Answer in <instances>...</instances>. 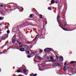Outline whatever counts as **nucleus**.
I'll return each instance as SVG.
<instances>
[{"label": "nucleus", "instance_id": "31", "mask_svg": "<svg viewBox=\"0 0 76 76\" xmlns=\"http://www.w3.org/2000/svg\"><path fill=\"white\" fill-rule=\"evenodd\" d=\"M0 6L1 7H3V5L2 4H1L0 5Z\"/></svg>", "mask_w": 76, "mask_h": 76}, {"label": "nucleus", "instance_id": "30", "mask_svg": "<svg viewBox=\"0 0 76 76\" xmlns=\"http://www.w3.org/2000/svg\"><path fill=\"white\" fill-rule=\"evenodd\" d=\"M7 34H9V33H10V30H7Z\"/></svg>", "mask_w": 76, "mask_h": 76}, {"label": "nucleus", "instance_id": "43", "mask_svg": "<svg viewBox=\"0 0 76 76\" xmlns=\"http://www.w3.org/2000/svg\"><path fill=\"white\" fill-rule=\"evenodd\" d=\"M4 27H5V29H7V26H5Z\"/></svg>", "mask_w": 76, "mask_h": 76}, {"label": "nucleus", "instance_id": "16", "mask_svg": "<svg viewBox=\"0 0 76 76\" xmlns=\"http://www.w3.org/2000/svg\"><path fill=\"white\" fill-rule=\"evenodd\" d=\"M17 73H20L21 72V70L20 69H18L17 70Z\"/></svg>", "mask_w": 76, "mask_h": 76}, {"label": "nucleus", "instance_id": "26", "mask_svg": "<svg viewBox=\"0 0 76 76\" xmlns=\"http://www.w3.org/2000/svg\"><path fill=\"white\" fill-rule=\"evenodd\" d=\"M39 15L40 16V19H42V15Z\"/></svg>", "mask_w": 76, "mask_h": 76}, {"label": "nucleus", "instance_id": "9", "mask_svg": "<svg viewBox=\"0 0 76 76\" xmlns=\"http://www.w3.org/2000/svg\"><path fill=\"white\" fill-rule=\"evenodd\" d=\"M64 20H63V21H62V23L64 24H67V22L64 21Z\"/></svg>", "mask_w": 76, "mask_h": 76}, {"label": "nucleus", "instance_id": "4", "mask_svg": "<svg viewBox=\"0 0 76 76\" xmlns=\"http://www.w3.org/2000/svg\"><path fill=\"white\" fill-rule=\"evenodd\" d=\"M19 50L21 51H25V48H20V49Z\"/></svg>", "mask_w": 76, "mask_h": 76}, {"label": "nucleus", "instance_id": "17", "mask_svg": "<svg viewBox=\"0 0 76 76\" xmlns=\"http://www.w3.org/2000/svg\"><path fill=\"white\" fill-rule=\"evenodd\" d=\"M55 3V1L54 0H52L51 1V3L52 4H54Z\"/></svg>", "mask_w": 76, "mask_h": 76}, {"label": "nucleus", "instance_id": "34", "mask_svg": "<svg viewBox=\"0 0 76 76\" xmlns=\"http://www.w3.org/2000/svg\"><path fill=\"white\" fill-rule=\"evenodd\" d=\"M38 35H39L38 34H37L36 36V37H35L36 39H37V37H38Z\"/></svg>", "mask_w": 76, "mask_h": 76}, {"label": "nucleus", "instance_id": "51", "mask_svg": "<svg viewBox=\"0 0 76 76\" xmlns=\"http://www.w3.org/2000/svg\"><path fill=\"white\" fill-rule=\"evenodd\" d=\"M2 53H3V52H2L0 53V54H2Z\"/></svg>", "mask_w": 76, "mask_h": 76}, {"label": "nucleus", "instance_id": "64", "mask_svg": "<svg viewBox=\"0 0 76 76\" xmlns=\"http://www.w3.org/2000/svg\"><path fill=\"white\" fill-rule=\"evenodd\" d=\"M24 24H23V25H24Z\"/></svg>", "mask_w": 76, "mask_h": 76}, {"label": "nucleus", "instance_id": "27", "mask_svg": "<svg viewBox=\"0 0 76 76\" xmlns=\"http://www.w3.org/2000/svg\"><path fill=\"white\" fill-rule=\"evenodd\" d=\"M38 59H41L42 58L41 57H40V56H38V57H37Z\"/></svg>", "mask_w": 76, "mask_h": 76}, {"label": "nucleus", "instance_id": "46", "mask_svg": "<svg viewBox=\"0 0 76 76\" xmlns=\"http://www.w3.org/2000/svg\"><path fill=\"white\" fill-rule=\"evenodd\" d=\"M56 57L57 59H58V56H56Z\"/></svg>", "mask_w": 76, "mask_h": 76}, {"label": "nucleus", "instance_id": "14", "mask_svg": "<svg viewBox=\"0 0 76 76\" xmlns=\"http://www.w3.org/2000/svg\"><path fill=\"white\" fill-rule=\"evenodd\" d=\"M57 66V64L54 63L53 64V67H56Z\"/></svg>", "mask_w": 76, "mask_h": 76}, {"label": "nucleus", "instance_id": "42", "mask_svg": "<svg viewBox=\"0 0 76 76\" xmlns=\"http://www.w3.org/2000/svg\"><path fill=\"white\" fill-rule=\"evenodd\" d=\"M69 65V64H67V65H66V66L67 67V66H68Z\"/></svg>", "mask_w": 76, "mask_h": 76}, {"label": "nucleus", "instance_id": "50", "mask_svg": "<svg viewBox=\"0 0 76 76\" xmlns=\"http://www.w3.org/2000/svg\"><path fill=\"white\" fill-rule=\"evenodd\" d=\"M32 46H31L30 48H32Z\"/></svg>", "mask_w": 76, "mask_h": 76}, {"label": "nucleus", "instance_id": "19", "mask_svg": "<svg viewBox=\"0 0 76 76\" xmlns=\"http://www.w3.org/2000/svg\"><path fill=\"white\" fill-rule=\"evenodd\" d=\"M25 68L23 69V72L24 73H26V70Z\"/></svg>", "mask_w": 76, "mask_h": 76}, {"label": "nucleus", "instance_id": "33", "mask_svg": "<svg viewBox=\"0 0 76 76\" xmlns=\"http://www.w3.org/2000/svg\"><path fill=\"white\" fill-rule=\"evenodd\" d=\"M32 15L33 14H31L30 15V18H32Z\"/></svg>", "mask_w": 76, "mask_h": 76}, {"label": "nucleus", "instance_id": "44", "mask_svg": "<svg viewBox=\"0 0 76 76\" xmlns=\"http://www.w3.org/2000/svg\"><path fill=\"white\" fill-rule=\"evenodd\" d=\"M19 47H20V48L21 47H22V45L20 46V45H19Z\"/></svg>", "mask_w": 76, "mask_h": 76}, {"label": "nucleus", "instance_id": "45", "mask_svg": "<svg viewBox=\"0 0 76 76\" xmlns=\"http://www.w3.org/2000/svg\"><path fill=\"white\" fill-rule=\"evenodd\" d=\"M31 42H27V43H31Z\"/></svg>", "mask_w": 76, "mask_h": 76}, {"label": "nucleus", "instance_id": "39", "mask_svg": "<svg viewBox=\"0 0 76 76\" xmlns=\"http://www.w3.org/2000/svg\"><path fill=\"white\" fill-rule=\"evenodd\" d=\"M67 64V63L66 62H65L64 64V66H66V64Z\"/></svg>", "mask_w": 76, "mask_h": 76}, {"label": "nucleus", "instance_id": "21", "mask_svg": "<svg viewBox=\"0 0 76 76\" xmlns=\"http://www.w3.org/2000/svg\"><path fill=\"white\" fill-rule=\"evenodd\" d=\"M50 58L52 60H54V58L52 56L50 57Z\"/></svg>", "mask_w": 76, "mask_h": 76}, {"label": "nucleus", "instance_id": "57", "mask_svg": "<svg viewBox=\"0 0 76 76\" xmlns=\"http://www.w3.org/2000/svg\"><path fill=\"white\" fill-rule=\"evenodd\" d=\"M18 9V8H15V9Z\"/></svg>", "mask_w": 76, "mask_h": 76}, {"label": "nucleus", "instance_id": "20", "mask_svg": "<svg viewBox=\"0 0 76 76\" xmlns=\"http://www.w3.org/2000/svg\"><path fill=\"white\" fill-rule=\"evenodd\" d=\"M57 66H58V67H60L61 65L59 63H58L57 64Z\"/></svg>", "mask_w": 76, "mask_h": 76}, {"label": "nucleus", "instance_id": "54", "mask_svg": "<svg viewBox=\"0 0 76 76\" xmlns=\"http://www.w3.org/2000/svg\"><path fill=\"white\" fill-rule=\"evenodd\" d=\"M1 72V69L0 68V72Z\"/></svg>", "mask_w": 76, "mask_h": 76}, {"label": "nucleus", "instance_id": "8", "mask_svg": "<svg viewBox=\"0 0 76 76\" xmlns=\"http://www.w3.org/2000/svg\"><path fill=\"white\" fill-rule=\"evenodd\" d=\"M39 52L40 53V54H41V53H42V52H43V50L41 49H39Z\"/></svg>", "mask_w": 76, "mask_h": 76}, {"label": "nucleus", "instance_id": "29", "mask_svg": "<svg viewBox=\"0 0 76 76\" xmlns=\"http://www.w3.org/2000/svg\"><path fill=\"white\" fill-rule=\"evenodd\" d=\"M37 74H35L33 75L32 76H37Z\"/></svg>", "mask_w": 76, "mask_h": 76}, {"label": "nucleus", "instance_id": "62", "mask_svg": "<svg viewBox=\"0 0 76 76\" xmlns=\"http://www.w3.org/2000/svg\"><path fill=\"white\" fill-rule=\"evenodd\" d=\"M15 39H17V38H15Z\"/></svg>", "mask_w": 76, "mask_h": 76}, {"label": "nucleus", "instance_id": "10", "mask_svg": "<svg viewBox=\"0 0 76 76\" xmlns=\"http://www.w3.org/2000/svg\"><path fill=\"white\" fill-rule=\"evenodd\" d=\"M1 40H5V38H4V36H3V37H1Z\"/></svg>", "mask_w": 76, "mask_h": 76}, {"label": "nucleus", "instance_id": "23", "mask_svg": "<svg viewBox=\"0 0 76 76\" xmlns=\"http://www.w3.org/2000/svg\"><path fill=\"white\" fill-rule=\"evenodd\" d=\"M16 37V34H15L14 36L12 37V39H15V37Z\"/></svg>", "mask_w": 76, "mask_h": 76}, {"label": "nucleus", "instance_id": "5", "mask_svg": "<svg viewBox=\"0 0 76 76\" xmlns=\"http://www.w3.org/2000/svg\"><path fill=\"white\" fill-rule=\"evenodd\" d=\"M63 70H64V71L65 72L67 70V66H65L64 67Z\"/></svg>", "mask_w": 76, "mask_h": 76}, {"label": "nucleus", "instance_id": "35", "mask_svg": "<svg viewBox=\"0 0 76 76\" xmlns=\"http://www.w3.org/2000/svg\"><path fill=\"white\" fill-rule=\"evenodd\" d=\"M67 25V24H64V26H66Z\"/></svg>", "mask_w": 76, "mask_h": 76}, {"label": "nucleus", "instance_id": "61", "mask_svg": "<svg viewBox=\"0 0 76 76\" xmlns=\"http://www.w3.org/2000/svg\"><path fill=\"white\" fill-rule=\"evenodd\" d=\"M18 9H19V8H18Z\"/></svg>", "mask_w": 76, "mask_h": 76}, {"label": "nucleus", "instance_id": "25", "mask_svg": "<svg viewBox=\"0 0 76 76\" xmlns=\"http://www.w3.org/2000/svg\"><path fill=\"white\" fill-rule=\"evenodd\" d=\"M49 51H53V49L51 48H50V49H49Z\"/></svg>", "mask_w": 76, "mask_h": 76}, {"label": "nucleus", "instance_id": "3", "mask_svg": "<svg viewBox=\"0 0 76 76\" xmlns=\"http://www.w3.org/2000/svg\"><path fill=\"white\" fill-rule=\"evenodd\" d=\"M12 42L13 44H15L16 42V39H12Z\"/></svg>", "mask_w": 76, "mask_h": 76}, {"label": "nucleus", "instance_id": "18", "mask_svg": "<svg viewBox=\"0 0 76 76\" xmlns=\"http://www.w3.org/2000/svg\"><path fill=\"white\" fill-rule=\"evenodd\" d=\"M61 28L63 29V30H64V31H68V30L63 28V27H61Z\"/></svg>", "mask_w": 76, "mask_h": 76}, {"label": "nucleus", "instance_id": "63", "mask_svg": "<svg viewBox=\"0 0 76 76\" xmlns=\"http://www.w3.org/2000/svg\"><path fill=\"white\" fill-rule=\"evenodd\" d=\"M58 7H60L59 6V5H58Z\"/></svg>", "mask_w": 76, "mask_h": 76}, {"label": "nucleus", "instance_id": "24", "mask_svg": "<svg viewBox=\"0 0 76 76\" xmlns=\"http://www.w3.org/2000/svg\"><path fill=\"white\" fill-rule=\"evenodd\" d=\"M27 53L28 54H29L30 53V52L29 51H27V52H26V53L27 54V53Z\"/></svg>", "mask_w": 76, "mask_h": 76}, {"label": "nucleus", "instance_id": "13", "mask_svg": "<svg viewBox=\"0 0 76 76\" xmlns=\"http://www.w3.org/2000/svg\"><path fill=\"white\" fill-rule=\"evenodd\" d=\"M76 62L75 61H71L70 62V64H73V63H76Z\"/></svg>", "mask_w": 76, "mask_h": 76}, {"label": "nucleus", "instance_id": "55", "mask_svg": "<svg viewBox=\"0 0 76 76\" xmlns=\"http://www.w3.org/2000/svg\"><path fill=\"white\" fill-rule=\"evenodd\" d=\"M51 4H49L50 5H51Z\"/></svg>", "mask_w": 76, "mask_h": 76}, {"label": "nucleus", "instance_id": "40", "mask_svg": "<svg viewBox=\"0 0 76 76\" xmlns=\"http://www.w3.org/2000/svg\"><path fill=\"white\" fill-rule=\"evenodd\" d=\"M17 76H23V75H18Z\"/></svg>", "mask_w": 76, "mask_h": 76}, {"label": "nucleus", "instance_id": "36", "mask_svg": "<svg viewBox=\"0 0 76 76\" xmlns=\"http://www.w3.org/2000/svg\"><path fill=\"white\" fill-rule=\"evenodd\" d=\"M36 39V38L35 37L34 39H33L32 41H35Z\"/></svg>", "mask_w": 76, "mask_h": 76}, {"label": "nucleus", "instance_id": "56", "mask_svg": "<svg viewBox=\"0 0 76 76\" xmlns=\"http://www.w3.org/2000/svg\"><path fill=\"white\" fill-rule=\"evenodd\" d=\"M56 57H57V55H56Z\"/></svg>", "mask_w": 76, "mask_h": 76}, {"label": "nucleus", "instance_id": "11", "mask_svg": "<svg viewBox=\"0 0 76 76\" xmlns=\"http://www.w3.org/2000/svg\"><path fill=\"white\" fill-rule=\"evenodd\" d=\"M26 67V66H25L23 65L22 66V67H21V68H22V69H26V68H25Z\"/></svg>", "mask_w": 76, "mask_h": 76}, {"label": "nucleus", "instance_id": "59", "mask_svg": "<svg viewBox=\"0 0 76 76\" xmlns=\"http://www.w3.org/2000/svg\"><path fill=\"white\" fill-rule=\"evenodd\" d=\"M5 44H7V42H6Z\"/></svg>", "mask_w": 76, "mask_h": 76}, {"label": "nucleus", "instance_id": "58", "mask_svg": "<svg viewBox=\"0 0 76 76\" xmlns=\"http://www.w3.org/2000/svg\"><path fill=\"white\" fill-rule=\"evenodd\" d=\"M9 25V24L8 23V25Z\"/></svg>", "mask_w": 76, "mask_h": 76}, {"label": "nucleus", "instance_id": "47", "mask_svg": "<svg viewBox=\"0 0 76 76\" xmlns=\"http://www.w3.org/2000/svg\"><path fill=\"white\" fill-rule=\"evenodd\" d=\"M55 3H56V4H57V1H56Z\"/></svg>", "mask_w": 76, "mask_h": 76}, {"label": "nucleus", "instance_id": "6", "mask_svg": "<svg viewBox=\"0 0 76 76\" xmlns=\"http://www.w3.org/2000/svg\"><path fill=\"white\" fill-rule=\"evenodd\" d=\"M4 38L6 39V38H7L8 37V35L6 34H4Z\"/></svg>", "mask_w": 76, "mask_h": 76}, {"label": "nucleus", "instance_id": "7", "mask_svg": "<svg viewBox=\"0 0 76 76\" xmlns=\"http://www.w3.org/2000/svg\"><path fill=\"white\" fill-rule=\"evenodd\" d=\"M60 18V15H58L57 17V21L58 23H59V20H58V18Z\"/></svg>", "mask_w": 76, "mask_h": 76}, {"label": "nucleus", "instance_id": "37", "mask_svg": "<svg viewBox=\"0 0 76 76\" xmlns=\"http://www.w3.org/2000/svg\"><path fill=\"white\" fill-rule=\"evenodd\" d=\"M10 50V48H8V49H7V51H8V50Z\"/></svg>", "mask_w": 76, "mask_h": 76}, {"label": "nucleus", "instance_id": "53", "mask_svg": "<svg viewBox=\"0 0 76 76\" xmlns=\"http://www.w3.org/2000/svg\"><path fill=\"white\" fill-rule=\"evenodd\" d=\"M37 58V56H35L34 58Z\"/></svg>", "mask_w": 76, "mask_h": 76}, {"label": "nucleus", "instance_id": "15", "mask_svg": "<svg viewBox=\"0 0 76 76\" xmlns=\"http://www.w3.org/2000/svg\"><path fill=\"white\" fill-rule=\"evenodd\" d=\"M48 9L50 10H52V8H51V7H48Z\"/></svg>", "mask_w": 76, "mask_h": 76}, {"label": "nucleus", "instance_id": "48", "mask_svg": "<svg viewBox=\"0 0 76 76\" xmlns=\"http://www.w3.org/2000/svg\"><path fill=\"white\" fill-rule=\"evenodd\" d=\"M49 61V62H51V60H50Z\"/></svg>", "mask_w": 76, "mask_h": 76}, {"label": "nucleus", "instance_id": "41", "mask_svg": "<svg viewBox=\"0 0 76 76\" xmlns=\"http://www.w3.org/2000/svg\"><path fill=\"white\" fill-rule=\"evenodd\" d=\"M6 44H5L3 46V47H4V46H6Z\"/></svg>", "mask_w": 76, "mask_h": 76}, {"label": "nucleus", "instance_id": "12", "mask_svg": "<svg viewBox=\"0 0 76 76\" xmlns=\"http://www.w3.org/2000/svg\"><path fill=\"white\" fill-rule=\"evenodd\" d=\"M16 41L17 43H18V44H19L20 45H21V43H20V42L19 41V40L18 39Z\"/></svg>", "mask_w": 76, "mask_h": 76}, {"label": "nucleus", "instance_id": "32", "mask_svg": "<svg viewBox=\"0 0 76 76\" xmlns=\"http://www.w3.org/2000/svg\"><path fill=\"white\" fill-rule=\"evenodd\" d=\"M27 57L28 58H31V56H30V55H28L27 56Z\"/></svg>", "mask_w": 76, "mask_h": 76}, {"label": "nucleus", "instance_id": "22", "mask_svg": "<svg viewBox=\"0 0 76 76\" xmlns=\"http://www.w3.org/2000/svg\"><path fill=\"white\" fill-rule=\"evenodd\" d=\"M24 48H28V45H25L24 46Z\"/></svg>", "mask_w": 76, "mask_h": 76}, {"label": "nucleus", "instance_id": "38", "mask_svg": "<svg viewBox=\"0 0 76 76\" xmlns=\"http://www.w3.org/2000/svg\"><path fill=\"white\" fill-rule=\"evenodd\" d=\"M2 20V18L1 17H0V20Z\"/></svg>", "mask_w": 76, "mask_h": 76}, {"label": "nucleus", "instance_id": "49", "mask_svg": "<svg viewBox=\"0 0 76 76\" xmlns=\"http://www.w3.org/2000/svg\"><path fill=\"white\" fill-rule=\"evenodd\" d=\"M48 59H49V57H47V60H48Z\"/></svg>", "mask_w": 76, "mask_h": 76}, {"label": "nucleus", "instance_id": "52", "mask_svg": "<svg viewBox=\"0 0 76 76\" xmlns=\"http://www.w3.org/2000/svg\"><path fill=\"white\" fill-rule=\"evenodd\" d=\"M32 75H32V74H31V75H30V76H32Z\"/></svg>", "mask_w": 76, "mask_h": 76}, {"label": "nucleus", "instance_id": "1", "mask_svg": "<svg viewBox=\"0 0 76 76\" xmlns=\"http://www.w3.org/2000/svg\"><path fill=\"white\" fill-rule=\"evenodd\" d=\"M44 51H45L46 53H48V52H49V48H46V49H45L44 50Z\"/></svg>", "mask_w": 76, "mask_h": 76}, {"label": "nucleus", "instance_id": "2", "mask_svg": "<svg viewBox=\"0 0 76 76\" xmlns=\"http://www.w3.org/2000/svg\"><path fill=\"white\" fill-rule=\"evenodd\" d=\"M59 60L60 61H62L63 60V57L62 56L60 57L59 58Z\"/></svg>", "mask_w": 76, "mask_h": 76}, {"label": "nucleus", "instance_id": "60", "mask_svg": "<svg viewBox=\"0 0 76 76\" xmlns=\"http://www.w3.org/2000/svg\"><path fill=\"white\" fill-rule=\"evenodd\" d=\"M33 54H34V53L33 52Z\"/></svg>", "mask_w": 76, "mask_h": 76}, {"label": "nucleus", "instance_id": "28", "mask_svg": "<svg viewBox=\"0 0 76 76\" xmlns=\"http://www.w3.org/2000/svg\"><path fill=\"white\" fill-rule=\"evenodd\" d=\"M7 50H6L5 49L3 51V52H4L5 53H6L7 52Z\"/></svg>", "mask_w": 76, "mask_h": 76}]
</instances>
